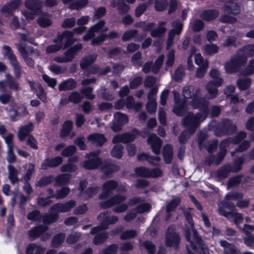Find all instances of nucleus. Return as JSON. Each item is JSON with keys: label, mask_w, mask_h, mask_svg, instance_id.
I'll list each match as a JSON object with an SVG mask.
<instances>
[{"label": "nucleus", "mask_w": 254, "mask_h": 254, "mask_svg": "<svg viewBox=\"0 0 254 254\" xmlns=\"http://www.w3.org/2000/svg\"><path fill=\"white\" fill-rule=\"evenodd\" d=\"M175 105L174 113L177 116H182L185 113L191 109H200L202 112L196 115L189 112L183 119V123L187 129L183 132L179 137L181 143H184L193 133L200 123L206 117L208 110V101L205 97L201 95V89L192 86H187L184 88L183 95L186 99H191V102L180 100V94L177 91H173Z\"/></svg>", "instance_id": "nucleus-1"}, {"label": "nucleus", "mask_w": 254, "mask_h": 254, "mask_svg": "<svg viewBox=\"0 0 254 254\" xmlns=\"http://www.w3.org/2000/svg\"><path fill=\"white\" fill-rule=\"evenodd\" d=\"M188 224L185 228V237L190 246L195 251H197L200 254H209L208 249L204 245L201 238L193 229V222L192 218L188 213H185Z\"/></svg>", "instance_id": "nucleus-2"}, {"label": "nucleus", "mask_w": 254, "mask_h": 254, "mask_svg": "<svg viewBox=\"0 0 254 254\" xmlns=\"http://www.w3.org/2000/svg\"><path fill=\"white\" fill-rule=\"evenodd\" d=\"M98 219L101 221V226L94 227L91 231L92 234H98L94 240V243L95 245L102 244L106 241L108 235L107 233H101V231L107 229L108 225L114 224L118 220V217L116 216H110L107 211L100 213Z\"/></svg>", "instance_id": "nucleus-3"}, {"label": "nucleus", "mask_w": 254, "mask_h": 254, "mask_svg": "<svg viewBox=\"0 0 254 254\" xmlns=\"http://www.w3.org/2000/svg\"><path fill=\"white\" fill-rule=\"evenodd\" d=\"M73 33L71 31H65L58 35L57 39L55 41L57 44L49 46L47 49V52L53 53L60 50L64 43V48H66L72 45L74 42Z\"/></svg>", "instance_id": "nucleus-4"}, {"label": "nucleus", "mask_w": 254, "mask_h": 254, "mask_svg": "<svg viewBox=\"0 0 254 254\" xmlns=\"http://www.w3.org/2000/svg\"><path fill=\"white\" fill-rule=\"evenodd\" d=\"M210 76L214 81H210L205 85L206 89L208 93L207 99H213L218 94L217 88L220 86L223 83V79L219 77L220 72L218 69H213L210 72Z\"/></svg>", "instance_id": "nucleus-5"}, {"label": "nucleus", "mask_w": 254, "mask_h": 254, "mask_svg": "<svg viewBox=\"0 0 254 254\" xmlns=\"http://www.w3.org/2000/svg\"><path fill=\"white\" fill-rule=\"evenodd\" d=\"M126 199L125 196L116 195L111 199L106 201L103 202L101 204V206L106 208L110 207L113 205H117L114 208V211L116 213H121L125 211L128 208L126 204H119L120 203L124 201Z\"/></svg>", "instance_id": "nucleus-6"}, {"label": "nucleus", "mask_w": 254, "mask_h": 254, "mask_svg": "<svg viewBox=\"0 0 254 254\" xmlns=\"http://www.w3.org/2000/svg\"><path fill=\"white\" fill-rule=\"evenodd\" d=\"M25 6L32 10V12L29 13L22 11V14L25 17L26 20L34 19L35 15L40 12V8L43 5L41 0H27L25 2Z\"/></svg>", "instance_id": "nucleus-7"}, {"label": "nucleus", "mask_w": 254, "mask_h": 254, "mask_svg": "<svg viewBox=\"0 0 254 254\" xmlns=\"http://www.w3.org/2000/svg\"><path fill=\"white\" fill-rule=\"evenodd\" d=\"M100 153V150H97L87 154L86 157L88 160L83 162L82 166L86 169L92 170L97 168L101 164V160L98 157Z\"/></svg>", "instance_id": "nucleus-8"}, {"label": "nucleus", "mask_w": 254, "mask_h": 254, "mask_svg": "<svg viewBox=\"0 0 254 254\" xmlns=\"http://www.w3.org/2000/svg\"><path fill=\"white\" fill-rule=\"evenodd\" d=\"M166 23L165 21H160L158 24V27L153 29L155 24L153 22L148 23L145 25L144 30L151 31V35L153 37H161L167 31V28L164 26Z\"/></svg>", "instance_id": "nucleus-9"}, {"label": "nucleus", "mask_w": 254, "mask_h": 254, "mask_svg": "<svg viewBox=\"0 0 254 254\" xmlns=\"http://www.w3.org/2000/svg\"><path fill=\"white\" fill-rule=\"evenodd\" d=\"M243 163V158L240 157L236 160L234 163V167L232 169L230 166H227L219 169L217 172V176L220 178H225L227 177L230 172H236L241 169L242 164Z\"/></svg>", "instance_id": "nucleus-10"}, {"label": "nucleus", "mask_w": 254, "mask_h": 254, "mask_svg": "<svg viewBox=\"0 0 254 254\" xmlns=\"http://www.w3.org/2000/svg\"><path fill=\"white\" fill-rule=\"evenodd\" d=\"M246 137V133L244 131L240 132L235 138L234 139L228 138L223 141L220 145V149L222 150L220 154V161H221L224 158L226 153V148L231 144H236L238 143L241 140L244 139Z\"/></svg>", "instance_id": "nucleus-11"}, {"label": "nucleus", "mask_w": 254, "mask_h": 254, "mask_svg": "<svg viewBox=\"0 0 254 254\" xmlns=\"http://www.w3.org/2000/svg\"><path fill=\"white\" fill-rule=\"evenodd\" d=\"M82 48V45L78 44L74 45L71 48L68 50L64 56L57 57L55 58V61L58 63H66L71 61L74 58L76 53Z\"/></svg>", "instance_id": "nucleus-12"}, {"label": "nucleus", "mask_w": 254, "mask_h": 254, "mask_svg": "<svg viewBox=\"0 0 254 254\" xmlns=\"http://www.w3.org/2000/svg\"><path fill=\"white\" fill-rule=\"evenodd\" d=\"M128 121L127 116L120 112H117L114 114V120L111 127L112 130L115 132L120 131L123 126Z\"/></svg>", "instance_id": "nucleus-13"}, {"label": "nucleus", "mask_w": 254, "mask_h": 254, "mask_svg": "<svg viewBox=\"0 0 254 254\" xmlns=\"http://www.w3.org/2000/svg\"><path fill=\"white\" fill-rule=\"evenodd\" d=\"M27 218L30 220H38L40 218L45 224H49L55 222L58 218V215L50 214L48 215H45L42 217L40 216V213L37 210H35L28 214Z\"/></svg>", "instance_id": "nucleus-14"}, {"label": "nucleus", "mask_w": 254, "mask_h": 254, "mask_svg": "<svg viewBox=\"0 0 254 254\" xmlns=\"http://www.w3.org/2000/svg\"><path fill=\"white\" fill-rule=\"evenodd\" d=\"M219 206L220 207V203H219ZM218 213L220 215L224 216L227 218L230 221L234 223L239 227V225L241 224L243 221V217L241 213L236 212H228L224 210L222 208L219 207Z\"/></svg>", "instance_id": "nucleus-15"}, {"label": "nucleus", "mask_w": 254, "mask_h": 254, "mask_svg": "<svg viewBox=\"0 0 254 254\" xmlns=\"http://www.w3.org/2000/svg\"><path fill=\"white\" fill-rule=\"evenodd\" d=\"M135 173L136 175L143 177L156 178L161 176L162 174L161 170L158 168L149 170L143 167L136 168Z\"/></svg>", "instance_id": "nucleus-16"}, {"label": "nucleus", "mask_w": 254, "mask_h": 254, "mask_svg": "<svg viewBox=\"0 0 254 254\" xmlns=\"http://www.w3.org/2000/svg\"><path fill=\"white\" fill-rule=\"evenodd\" d=\"M245 63V60L239 59L237 55L233 57L231 60L225 64V69L227 73L236 72L239 67Z\"/></svg>", "instance_id": "nucleus-17"}, {"label": "nucleus", "mask_w": 254, "mask_h": 254, "mask_svg": "<svg viewBox=\"0 0 254 254\" xmlns=\"http://www.w3.org/2000/svg\"><path fill=\"white\" fill-rule=\"evenodd\" d=\"M139 132L137 129H134L131 133H126L123 134H117L113 139L114 143L123 142L127 143L133 141L136 135H138Z\"/></svg>", "instance_id": "nucleus-18"}, {"label": "nucleus", "mask_w": 254, "mask_h": 254, "mask_svg": "<svg viewBox=\"0 0 254 254\" xmlns=\"http://www.w3.org/2000/svg\"><path fill=\"white\" fill-rule=\"evenodd\" d=\"M87 182L86 181H82L80 182L79 190H81L80 197L82 199L86 200L92 196L95 195L99 190L98 187L89 188L85 192L82 191V190L86 186Z\"/></svg>", "instance_id": "nucleus-19"}, {"label": "nucleus", "mask_w": 254, "mask_h": 254, "mask_svg": "<svg viewBox=\"0 0 254 254\" xmlns=\"http://www.w3.org/2000/svg\"><path fill=\"white\" fill-rule=\"evenodd\" d=\"M75 201L74 200H70L65 203H58L54 205L51 209L52 214H56L54 213V212H66L71 210V209L75 206Z\"/></svg>", "instance_id": "nucleus-20"}, {"label": "nucleus", "mask_w": 254, "mask_h": 254, "mask_svg": "<svg viewBox=\"0 0 254 254\" xmlns=\"http://www.w3.org/2000/svg\"><path fill=\"white\" fill-rule=\"evenodd\" d=\"M180 242V237L175 232L173 227H170L166 234V245L170 247H176Z\"/></svg>", "instance_id": "nucleus-21"}, {"label": "nucleus", "mask_w": 254, "mask_h": 254, "mask_svg": "<svg viewBox=\"0 0 254 254\" xmlns=\"http://www.w3.org/2000/svg\"><path fill=\"white\" fill-rule=\"evenodd\" d=\"M172 26L174 28L169 33V38L167 41V48H169L173 44V38L175 34L179 35L182 30L183 25L180 21H174L172 23Z\"/></svg>", "instance_id": "nucleus-22"}, {"label": "nucleus", "mask_w": 254, "mask_h": 254, "mask_svg": "<svg viewBox=\"0 0 254 254\" xmlns=\"http://www.w3.org/2000/svg\"><path fill=\"white\" fill-rule=\"evenodd\" d=\"M18 51L20 53L21 56L24 58L25 62L29 66L34 65L33 61L30 59L28 58V55H32L33 51L32 49L27 46H22V45H18L17 46Z\"/></svg>", "instance_id": "nucleus-23"}, {"label": "nucleus", "mask_w": 254, "mask_h": 254, "mask_svg": "<svg viewBox=\"0 0 254 254\" xmlns=\"http://www.w3.org/2000/svg\"><path fill=\"white\" fill-rule=\"evenodd\" d=\"M147 143L151 145L152 151L155 154L160 153L162 143L161 140L156 134H151L147 139Z\"/></svg>", "instance_id": "nucleus-24"}, {"label": "nucleus", "mask_w": 254, "mask_h": 254, "mask_svg": "<svg viewBox=\"0 0 254 254\" xmlns=\"http://www.w3.org/2000/svg\"><path fill=\"white\" fill-rule=\"evenodd\" d=\"M104 21H99L96 25H94L90 28L87 34L84 36L83 40L85 41L89 40L95 35V33L106 31L107 30V28L103 30L102 29V28L104 25Z\"/></svg>", "instance_id": "nucleus-25"}, {"label": "nucleus", "mask_w": 254, "mask_h": 254, "mask_svg": "<svg viewBox=\"0 0 254 254\" xmlns=\"http://www.w3.org/2000/svg\"><path fill=\"white\" fill-rule=\"evenodd\" d=\"M63 162V159L60 156L53 158H47L43 161L41 165V168L46 170L49 167H56L61 164Z\"/></svg>", "instance_id": "nucleus-26"}, {"label": "nucleus", "mask_w": 254, "mask_h": 254, "mask_svg": "<svg viewBox=\"0 0 254 254\" xmlns=\"http://www.w3.org/2000/svg\"><path fill=\"white\" fill-rule=\"evenodd\" d=\"M254 55V45H250L244 47L242 49L239 50L237 56L239 59L245 60L246 62L247 58Z\"/></svg>", "instance_id": "nucleus-27"}, {"label": "nucleus", "mask_w": 254, "mask_h": 254, "mask_svg": "<svg viewBox=\"0 0 254 254\" xmlns=\"http://www.w3.org/2000/svg\"><path fill=\"white\" fill-rule=\"evenodd\" d=\"M117 187V184L114 181H109L106 182L102 187V193L100 195V199L108 197L110 194L112 190H114Z\"/></svg>", "instance_id": "nucleus-28"}, {"label": "nucleus", "mask_w": 254, "mask_h": 254, "mask_svg": "<svg viewBox=\"0 0 254 254\" xmlns=\"http://www.w3.org/2000/svg\"><path fill=\"white\" fill-rule=\"evenodd\" d=\"M34 128L33 124L30 123L27 125L21 126L18 132V137L20 140H23L31 132Z\"/></svg>", "instance_id": "nucleus-29"}, {"label": "nucleus", "mask_w": 254, "mask_h": 254, "mask_svg": "<svg viewBox=\"0 0 254 254\" xmlns=\"http://www.w3.org/2000/svg\"><path fill=\"white\" fill-rule=\"evenodd\" d=\"M88 139L91 143L97 146H101L106 141V139L104 135L99 133H94L90 135L88 137Z\"/></svg>", "instance_id": "nucleus-30"}, {"label": "nucleus", "mask_w": 254, "mask_h": 254, "mask_svg": "<svg viewBox=\"0 0 254 254\" xmlns=\"http://www.w3.org/2000/svg\"><path fill=\"white\" fill-rule=\"evenodd\" d=\"M21 4V0H15L11 2V3L4 5L2 8V11L3 13H7V14H10L17 9Z\"/></svg>", "instance_id": "nucleus-31"}, {"label": "nucleus", "mask_w": 254, "mask_h": 254, "mask_svg": "<svg viewBox=\"0 0 254 254\" xmlns=\"http://www.w3.org/2000/svg\"><path fill=\"white\" fill-rule=\"evenodd\" d=\"M47 229L48 228L46 226L35 227L29 232V237L32 240L35 239L40 235L44 234Z\"/></svg>", "instance_id": "nucleus-32"}, {"label": "nucleus", "mask_w": 254, "mask_h": 254, "mask_svg": "<svg viewBox=\"0 0 254 254\" xmlns=\"http://www.w3.org/2000/svg\"><path fill=\"white\" fill-rule=\"evenodd\" d=\"M142 104L141 102H134L133 98L131 96H128L127 98L126 107L128 109H133L138 111L141 109Z\"/></svg>", "instance_id": "nucleus-33"}, {"label": "nucleus", "mask_w": 254, "mask_h": 254, "mask_svg": "<svg viewBox=\"0 0 254 254\" xmlns=\"http://www.w3.org/2000/svg\"><path fill=\"white\" fill-rule=\"evenodd\" d=\"M220 245L224 248V253L225 254H237L238 252L235 247L226 241H220Z\"/></svg>", "instance_id": "nucleus-34"}, {"label": "nucleus", "mask_w": 254, "mask_h": 254, "mask_svg": "<svg viewBox=\"0 0 254 254\" xmlns=\"http://www.w3.org/2000/svg\"><path fill=\"white\" fill-rule=\"evenodd\" d=\"M163 155L165 163L167 164L170 163L173 156V149L171 145H167L164 146L163 150Z\"/></svg>", "instance_id": "nucleus-35"}, {"label": "nucleus", "mask_w": 254, "mask_h": 254, "mask_svg": "<svg viewBox=\"0 0 254 254\" xmlns=\"http://www.w3.org/2000/svg\"><path fill=\"white\" fill-rule=\"evenodd\" d=\"M75 87L76 82L73 79H69L60 84L59 86V89L60 90L62 91L72 89Z\"/></svg>", "instance_id": "nucleus-36"}, {"label": "nucleus", "mask_w": 254, "mask_h": 254, "mask_svg": "<svg viewBox=\"0 0 254 254\" xmlns=\"http://www.w3.org/2000/svg\"><path fill=\"white\" fill-rule=\"evenodd\" d=\"M2 54L3 56L8 59L11 63L17 61L15 56L13 55L11 49L9 46H4L2 47Z\"/></svg>", "instance_id": "nucleus-37"}, {"label": "nucleus", "mask_w": 254, "mask_h": 254, "mask_svg": "<svg viewBox=\"0 0 254 254\" xmlns=\"http://www.w3.org/2000/svg\"><path fill=\"white\" fill-rule=\"evenodd\" d=\"M101 169L106 175H109L111 173L117 171L119 169V167L108 162L101 166Z\"/></svg>", "instance_id": "nucleus-38"}, {"label": "nucleus", "mask_w": 254, "mask_h": 254, "mask_svg": "<svg viewBox=\"0 0 254 254\" xmlns=\"http://www.w3.org/2000/svg\"><path fill=\"white\" fill-rule=\"evenodd\" d=\"M218 11L215 10H209L203 11L201 17L206 20H210L216 18L218 15Z\"/></svg>", "instance_id": "nucleus-39"}, {"label": "nucleus", "mask_w": 254, "mask_h": 254, "mask_svg": "<svg viewBox=\"0 0 254 254\" xmlns=\"http://www.w3.org/2000/svg\"><path fill=\"white\" fill-rule=\"evenodd\" d=\"M123 146L122 145H115L111 151V155L117 159L121 158L123 156Z\"/></svg>", "instance_id": "nucleus-40"}, {"label": "nucleus", "mask_w": 254, "mask_h": 254, "mask_svg": "<svg viewBox=\"0 0 254 254\" xmlns=\"http://www.w3.org/2000/svg\"><path fill=\"white\" fill-rule=\"evenodd\" d=\"M35 250H36L35 254H42L45 249L41 247L37 246L34 244H31L27 248L26 254H32Z\"/></svg>", "instance_id": "nucleus-41"}, {"label": "nucleus", "mask_w": 254, "mask_h": 254, "mask_svg": "<svg viewBox=\"0 0 254 254\" xmlns=\"http://www.w3.org/2000/svg\"><path fill=\"white\" fill-rule=\"evenodd\" d=\"M71 178L70 174H62L57 177L56 179V185H62L68 183Z\"/></svg>", "instance_id": "nucleus-42"}, {"label": "nucleus", "mask_w": 254, "mask_h": 254, "mask_svg": "<svg viewBox=\"0 0 254 254\" xmlns=\"http://www.w3.org/2000/svg\"><path fill=\"white\" fill-rule=\"evenodd\" d=\"M158 92V88L157 87H153L150 91L148 95V101L147 102V106L148 108L149 107L150 104L152 103L153 105V107L154 108L155 105V100H156V95Z\"/></svg>", "instance_id": "nucleus-43"}, {"label": "nucleus", "mask_w": 254, "mask_h": 254, "mask_svg": "<svg viewBox=\"0 0 254 254\" xmlns=\"http://www.w3.org/2000/svg\"><path fill=\"white\" fill-rule=\"evenodd\" d=\"M72 125L73 123L72 122L69 121L65 122L63 125V127L61 132V136L64 137L67 135L72 128Z\"/></svg>", "instance_id": "nucleus-44"}, {"label": "nucleus", "mask_w": 254, "mask_h": 254, "mask_svg": "<svg viewBox=\"0 0 254 254\" xmlns=\"http://www.w3.org/2000/svg\"><path fill=\"white\" fill-rule=\"evenodd\" d=\"M251 84V80L249 78L239 79L237 81V86L240 90H245L249 87Z\"/></svg>", "instance_id": "nucleus-45"}, {"label": "nucleus", "mask_w": 254, "mask_h": 254, "mask_svg": "<svg viewBox=\"0 0 254 254\" xmlns=\"http://www.w3.org/2000/svg\"><path fill=\"white\" fill-rule=\"evenodd\" d=\"M38 23L41 27H47L52 24V21L49 18V15L46 14L41 16L38 19Z\"/></svg>", "instance_id": "nucleus-46"}, {"label": "nucleus", "mask_w": 254, "mask_h": 254, "mask_svg": "<svg viewBox=\"0 0 254 254\" xmlns=\"http://www.w3.org/2000/svg\"><path fill=\"white\" fill-rule=\"evenodd\" d=\"M138 159L140 161L146 160L150 163L153 164V165H156V163H155L154 161L158 162L160 160V158L158 157L153 158L152 157L149 156L148 155L144 153L138 155Z\"/></svg>", "instance_id": "nucleus-47"}, {"label": "nucleus", "mask_w": 254, "mask_h": 254, "mask_svg": "<svg viewBox=\"0 0 254 254\" xmlns=\"http://www.w3.org/2000/svg\"><path fill=\"white\" fill-rule=\"evenodd\" d=\"M96 58V56L92 55L83 59L80 64L81 68H86L95 60Z\"/></svg>", "instance_id": "nucleus-48"}, {"label": "nucleus", "mask_w": 254, "mask_h": 254, "mask_svg": "<svg viewBox=\"0 0 254 254\" xmlns=\"http://www.w3.org/2000/svg\"><path fill=\"white\" fill-rule=\"evenodd\" d=\"M9 175L8 177L12 184H14L17 181V171L14 168V167L11 165L8 166Z\"/></svg>", "instance_id": "nucleus-49"}, {"label": "nucleus", "mask_w": 254, "mask_h": 254, "mask_svg": "<svg viewBox=\"0 0 254 254\" xmlns=\"http://www.w3.org/2000/svg\"><path fill=\"white\" fill-rule=\"evenodd\" d=\"M219 48L214 44H209L205 45L203 48L204 53L206 55H213L216 53Z\"/></svg>", "instance_id": "nucleus-50"}, {"label": "nucleus", "mask_w": 254, "mask_h": 254, "mask_svg": "<svg viewBox=\"0 0 254 254\" xmlns=\"http://www.w3.org/2000/svg\"><path fill=\"white\" fill-rule=\"evenodd\" d=\"M180 202L181 198L180 197H176L168 204L167 205V212L168 215L169 213L173 210Z\"/></svg>", "instance_id": "nucleus-51"}, {"label": "nucleus", "mask_w": 254, "mask_h": 254, "mask_svg": "<svg viewBox=\"0 0 254 254\" xmlns=\"http://www.w3.org/2000/svg\"><path fill=\"white\" fill-rule=\"evenodd\" d=\"M113 6H118V9L121 13H126L129 9V7L123 1L118 2L117 0H115L112 4Z\"/></svg>", "instance_id": "nucleus-52"}, {"label": "nucleus", "mask_w": 254, "mask_h": 254, "mask_svg": "<svg viewBox=\"0 0 254 254\" xmlns=\"http://www.w3.org/2000/svg\"><path fill=\"white\" fill-rule=\"evenodd\" d=\"M48 191L50 196L46 198H43L42 197L39 198L38 200V203L39 205L41 206H46L52 202V201L50 200L49 197H54V195L53 194V191L52 190H49Z\"/></svg>", "instance_id": "nucleus-53"}, {"label": "nucleus", "mask_w": 254, "mask_h": 254, "mask_svg": "<svg viewBox=\"0 0 254 254\" xmlns=\"http://www.w3.org/2000/svg\"><path fill=\"white\" fill-rule=\"evenodd\" d=\"M7 79L8 85L10 89L16 90L18 89V84L15 81L14 78L9 74H7L5 75Z\"/></svg>", "instance_id": "nucleus-54"}, {"label": "nucleus", "mask_w": 254, "mask_h": 254, "mask_svg": "<svg viewBox=\"0 0 254 254\" xmlns=\"http://www.w3.org/2000/svg\"><path fill=\"white\" fill-rule=\"evenodd\" d=\"M87 3V0H79L71 4L69 8L71 9H79L85 6Z\"/></svg>", "instance_id": "nucleus-55"}, {"label": "nucleus", "mask_w": 254, "mask_h": 254, "mask_svg": "<svg viewBox=\"0 0 254 254\" xmlns=\"http://www.w3.org/2000/svg\"><path fill=\"white\" fill-rule=\"evenodd\" d=\"M164 59V55L160 56L156 61L154 65L152 66V69H151L154 73H156L158 71L160 68Z\"/></svg>", "instance_id": "nucleus-56"}, {"label": "nucleus", "mask_w": 254, "mask_h": 254, "mask_svg": "<svg viewBox=\"0 0 254 254\" xmlns=\"http://www.w3.org/2000/svg\"><path fill=\"white\" fill-rule=\"evenodd\" d=\"M76 148L74 145H70L65 148L62 152V155L64 157H68L72 155L75 152Z\"/></svg>", "instance_id": "nucleus-57"}, {"label": "nucleus", "mask_w": 254, "mask_h": 254, "mask_svg": "<svg viewBox=\"0 0 254 254\" xmlns=\"http://www.w3.org/2000/svg\"><path fill=\"white\" fill-rule=\"evenodd\" d=\"M167 0H156L155 3V9L157 11H162L167 7Z\"/></svg>", "instance_id": "nucleus-58"}, {"label": "nucleus", "mask_w": 254, "mask_h": 254, "mask_svg": "<svg viewBox=\"0 0 254 254\" xmlns=\"http://www.w3.org/2000/svg\"><path fill=\"white\" fill-rule=\"evenodd\" d=\"M208 67V63H205L202 66H200L197 68L196 71V76L197 77L201 78L203 77L206 73Z\"/></svg>", "instance_id": "nucleus-59"}, {"label": "nucleus", "mask_w": 254, "mask_h": 254, "mask_svg": "<svg viewBox=\"0 0 254 254\" xmlns=\"http://www.w3.org/2000/svg\"><path fill=\"white\" fill-rule=\"evenodd\" d=\"M77 169L76 165L72 164L69 162L67 164L63 165L61 167V171L62 172H74Z\"/></svg>", "instance_id": "nucleus-60"}, {"label": "nucleus", "mask_w": 254, "mask_h": 254, "mask_svg": "<svg viewBox=\"0 0 254 254\" xmlns=\"http://www.w3.org/2000/svg\"><path fill=\"white\" fill-rule=\"evenodd\" d=\"M65 236L64 234H60L56 236L52 241V245L54 247H57L61 245L64 241Z\"/></svg>", "instance_id": "nucleus-61"}, {"label": "nucleus", "mask_w": 254, "mask_h": 254, "mask_svg": "<svg viewBox=\"0 0 254 254\" xmlns=\"http://www.w3.org/2000/svg\"><path fill=\"white\" fill-rule=\"evenodd\" d=\"M69 192V189L67 187L63 188L61 190H58L57 194L54 196L57 199L63 198Z\"/></svg>", "instance_id": "nucleus-62"}, {"label": "nucleus", "mask_w": 254, "mask_h": 254, "mask_svg": "<svg viewBox=\"0 0 254 254\" xmlns=\"http://www.w3.org/2000/svg\"><path fill=\"white\" fill-rule=\"evenodd\" d=\"M184 75V68L183 66H179L176 70L173 78L176 81H180Z\"/></svg>", "instance_id": "nucleus-63"}, {"label": "nucleus", "mask_w": 254, "mask_h": 254, "mask_svg": "<svg viewBox=\"0 0 254 254\" xmlns=\"http://www.w3.org/2000/svg\"><path fill=\"white\" fill-rule=\"evenodd\" d=\"M118 249V246L115 244H113L106 249L100 254H115L117 251Z\"/></svg>", "instance_id": "nucleus-64"}]
</instances>
